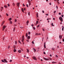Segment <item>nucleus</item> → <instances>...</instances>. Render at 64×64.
Returning <instances> with one entry per match:
<instances>
[{
	"mask_svg": "<svg viewBox=\"0 0 64 64\" xmlns=\"http://www.w3.org/2000/svg\"><path fill=\"white\" fill-rule=\"evenodd\" d=\"M57 2V3H58V4H60V3L59 2V1H58Z\"/></svg>",
	"mask_w": 64,
	"mask_h": 64,
	"instance_id": "f704fd0d",
	"label": "nucleus"
},
{
	"mask_svg": "<svg viewBox=\"0 0 64 64\" xmlns=\"http://www.w3.org/2000/svg\"><path fill=\"white\" fill-rule=\"evenodd\" d=\"M4 7L5 8H7L8 7V6L5 5L4 6Z\"/></svg>",
	"mask_w": 64,
	"mask_h": 64,
	"instance_id": "b1692460",
	"label": "nucleus"
},
{
	"mask_svg": "<svg viewBox=\"0 0 64 64\" xmlns=\"http://www.w3.org/2000/svg\"><path fill=\"white\" fill-rule=\"evenodd\" d=\"M10 48V46H8V49H9Z\"/></svg>",
	"mask_w": 64,
	"mask_h": 64,
	"instance_id": "cd10ccee",
	"label": "nucleus"
},
{
	"mask_svg": "<svg viewBox=\"0 0 64 64\" xmlns=\"http://www.w3.org/2000/svg\"><path fill=\"white\" fill-rule=\"evenodd\" d=\"M32 58L34 60H37V58H36V57L34 56L32 57Z\"/></svg>",
	"mask_w": 64,
	"mask_h": 64,
	"instance_id": "20e7f679",
	"label": "nucleus"
},
{
	"mask_svg": "<svg viewBox=\"0 0 64 64\" xmlns=\"http://www.w3.org/2000/svg\"><path fill=\"white\" fill-rule=\"evenodd\" d=\"M28 34L29 35H30V34L31 33V32H28Z\"/></svg>",
	"mask_w": 64,
	"mask_h": 64,
	"instance_id": "2f4dec72",
	"label": "nucleus"
},
{
	"mask_svg": "<svg viewBox=\"0 0 64 64\" xmlns=\"http://www.w3.org/2000/svg\"><path fill=\"white\" fill-rule=\"evenodd\" d=\"M6 16H8L9 15H8V14L6 13Z\"/></svg>",
	"mask_w": 64,
	"mask_h": 64,
	"instance_id": "c03bdc74",
	"label": "nucleus"
},
{
	"mask_svg": "<svg viewBox=\"0 0 64 64\" xmlns=\"http://www.w3.org/2000/svg\"><path fill=\"white\" fill-rule=\"evenodd\" d=\"M36 24H38V21L37 20L36 21Z\"/></svg>",
	"mask_w": 64,
	"mask_h": 64,
	"instance_id": "473e14b6",
	"label": "nucleus"
},
{
	"mask_svg": "<svg viewBox=\"0 0 64 64\" xmlns=\"http://www.w3.org/2000/svg\"><path fill=\"white\" fill-rule=\"evenodd\" d=\"M5 22V21H4L2 22V26H3V24H4V22Z\"/></svg>",
	"mask_w": 64,
	"mask_h": 64,
	"instance_id": "9d476101",
	"label": "nucleus"
},
{
	"mask_svg": "<svg viewBox=\"0 0 64 64\" xmlns=\"http://www.w3.org/2000/svg\"><path fill=\"white\" fill-rule=\"evenodd\" d=\"M52 64H55V63H56V62H52Z\"/></svg>",
	"mask_w": 64,
	"mask_h": 64,
	"instance_id": "dca6fc26",
	"label": "nucleus"
},
{
	"mask_svg": "<svg viewBox=\"0 0 64 64\" xmlns=\"http://www.w3.org/2000/svg\"><path fill=\"white\" fill-rule=\"evenodd\" d=\"M43 58L44 59V60H49V59L46 58Z\"/></svg>",
	"mask_w": 64,
	"mask_h": 64,
	"instance_id": "6e6552de",
	"label": "nucleus"
},
{
	"mask_svg": "<svg viewBox=\"0 0 64 64\" xmlns=\"http://www.w3.org/2000/svg\"><path fill=\"white\" fill-rule=\"evenodd\" d=\"M14 26H16V24H14Z\"/></svg>",
	"mask_w": 64,
	"mask_h": 64,
	"instance_id": "338daca9",
	"label": "nucleus"
},
{
	"mask_svg": "<svg viewBox=\"0 0 64 64\" xmlns=\"http://www.w3.org/2000/svg\"><path fill=\"white\" fill-rule=\"evenodd\" d=\"M11 20H12V18H10L8 19V20H9V21H11Z\"/></svg>",
	"mask_w": 64,
	"mask_h": 64,
	"instance_id": "4be33fe9",
	"label": "nucleus"
},
{
	"mask_svg": "<svg viewBox=\"0 0 64 64\" xmlns=\"http://www.w3.org/2000/svg\"><path fill=\"white\" fill-rule=\"evenodd\" d=\"M35 35H38V34L37 33H36L35 34Z\"/></svg>",
	"mask_w": 64,
	"mask_h": 64,
	"instance_id": "4c0bfd02",
	"label": "nucleus"
},
{
	"mask_svg": "<svg viewBox=\"0 0 64 64\" xmlns=\"http://www.w3.org/2000/svg\"><path fill=\"white\" fill-rule=\"evenodd\" d=\"M62 31H63L64 30V27L63 26H62Z\"/></svg>",
	"mask_w": 64,
	"mask_h": 64,
	"instance_id": "412c9836",
	"label": "nucleus"
},
{
	"mask_svg": "<svg viewBox=\"0 0 64 64\" xmlns=\"http://www.w3.org/2000/svg\"><path fill=\"white\" fill-rule=\"evenodd\" d=\"M33 28L34 29V30H35V28L34 27H33Z\"/></svg>",
	"mask_w": 64,
	"mask_h": 64,
	"instance_id": "a19ab883",
	"label": "nucleus"
},
{
	"mask_svg": "<svg viewBox=\"0 0 64 64\" xmlns=\"http://www.w3.org/2000/svg\"><path fill=\"white\" fill-rule=\"evenodd\" d=\"M36 16H37V17L38 18V13H37L36 14Z\"/></svg>",
	"mask_w": 64,
	"mask_h": 64,
	"instance_id": "a211bd4d",
	"label": "nucleus"
},
{
	"mask_svg": "<svg viewBox=\"0 0 64 64\" xmlns=\"http://www.w3.org/2000/svg\"><path fill=\"white\" fill-rule=\"evenodd\" d=\"M15 3L14 2H13L12 4V5L13 6H15Z\"/></svg>",
	"mask_w": 64,
	"mask_h": 64,
	"instance_id": "6ab92c4d",
	"label": "nucleus"
},
{
	"mask_svg": "<svg viewBox=\"0 0 64 64\" xmlns=\"http://www.w3.org/2000/svg\"><path fill=\"white\" fill-rule=\"evenodd\" d=\"M12 60H10V62H12Z\"/></svg>",
	"mask_w": 64,
	"mask_h": 64,
	"instance_id": "864d4df0",
	"label": "nucleus"
},
{
	"mask_svg": "<svg viewBox=\"0 0 64 64\" xmlns=\"http://www.w3.org/2000/svg\"><path fill=\"white\" fill-rule=\"evenodd\" d=\"M52 26H54V25H53V23H52Z\"/></svg>",
	"mask_w": 64,
	"mask_h": 64,
	"instance_id": "7c9ffc66",
	"label": "nucleus"
},
{
	"mask_svg": "<svg viewBox=\"0 0 64 64\" xmlns=\"http://www.w3.org/2000/svg\"><path fill=\"white\" fill-rule=\"evenodd\" d=\"M42 13H44V11H42Z\"/></svg>",
	"mask_w": 64,
	"mask_h": 64,
	"instance_id": "e2e57ef3",
	"label": "nucleus"
},
{
	"mask_svg": "<svg viewBox=\"0 0 64 64\" xmlns=\"http://www.w3.org/2000/svg\"><path fill=\"white\" fill-rule=\"evenodd\" d=\"M3 7H1V8L0 9V11H2V10H3Z\"/></svg>",
	"mask_w": 64,
	"mask_h": 64,
	"instance_id": "1a4fd4ad",
	"label": "nucleus"
},
{
	"mask_svg": "<svg viewBox=\"0 0 64 64\" xmlns=\"http://www.w3.org/2000/svg\"><path fill=\"white\" fill-rule=\"evenodd\" d=\"M24 11H25V10H26V8H24Z\"/></svg>",
	"mask_w": 64,
	"mask_h": 64,
	"instance_id": "4d7b16f0",
	"label": "nucleus"
},
{
	"mask_svg": "<svg viewBox=\"0 0 64 64\" xmlns=\"http://www.w3.org/2000/svg\"><path fill=\"white\" fill-rule=\"evenodd\" d=\"M15 28H14L13 31L14 32L15 31Z\"/></svg>",
	"mask_w": 64,
	"mask_h": 64,
	"instance_id": "e433bc0d",
	"label": "nucleus"
},
{
	"mask_svg": "<svg viewBox=\"0 0 64 64\" xmlns=\"http://www.w3.org/2000/svg\"><path fill=\"white\" fill-rule=\"evenodd\" d=\"M56 57H58V56H57V55H56Z\"/></svg>",
	"mask_w": 64,
	"mask_h": 64,
	"instance_id": "0e129e2a",
	"label": "nucleus"
},
{
	"mask_svg": "<svg viewBox=\"0 0 64 64\" xmlns=\"http://www.w3.org/2000/svg\"><path fill=\"white\" fill-rule=\"evenodd\" d=\"M28 2L29 3V6H30V5H31V2L29 0H28Z\"/></svg>",
	"mask_w": 64,
	"mask_h": 64,
	"instance_id": "39448f33",
	"label": "nucleus"
},
{
	"mask_svg": "<svg viewBox=\"0 0 64 64\" xmlns=\"http://www.w3.org/2000/svg\"><path fill=\"white\" fill-rule=\"evenodd\" d=\"M15 44H17V42L16 41H15Z\"/></svg>",
	"mask_w": 64,
	"mask_h": 64,
	"instance_id": "5701e85b",
	"label": "nucleus"
},
{
	"mask_svg": "<svg viewBox=\"0 0 64 64\" xmlns=\"http://www.w3.org/2000/svg\"><path fill=\"white\" fill-rule=\"evenodd\" d=\"M5 39V37H4L3 38V40H4V39Z\"/></svg>",
	"mask_w": 64,
	"mask_h": 64,
	"instance_id": "58836bf2",
	"label": "nucleus"
},
{
	"mask_svg": "<svg viewBox=\"0 0 64 64\" xmlns=\"http://www.w3.org/2000/svg\"><path fill=\"white\" fill-rule=\"evenodd\" d=\"M33 49L35 51H36V49L35 48H34Z\"/></svg>",
	"mask_w": 64,
	"mask_h": 64,
	"instance_id": "37998d69",
	"label": "nucleus"
},
{
	"mask_svg": "<svg viewBox=\"0 0 64 64\" xmlns=\"http://www.w3.org/2000/svg\"><path fill=\"white\" fill-rule=\"evenodd\" d=\"M50 57H52V55H51V54H50Z\"/></svg>",
	"mask_w": 64,
	"mask_h": 64,
	"instance_id": "13d9d810",
	"label": "nucleus"
},
{
	"mask_svg": "<svg viewBox=\"0 0 64 64\" xmlns=\"http://www.w3.org/2000/svg\"><path fill=\"white\" fill-rule=\"evenodd\" d=\"M19 4H20V2L16 4L17 6L18 7H19Z\"/></svg>",
	"mask_w": 64,
	"mask_h": 64,
	"instance_id": "423d86ee",
	"label": "nucleus"
},
{
	"mask_svg": "<svg viewBox=\"0 0 64 64\" xmlns=\"http://www.w3.org/2000/svg\"><path fill=\"white\" fill-rule=\"evenodd\" d=\"M8 6H10V4H8Z\"/></svg>",
	"mask_w": 64,
	"mask_h": 64,
	"instance_id": "8fccbe9b",
	"label": "nucleus"
},
{
	"mask_svg": "<svg viewBox=\"0 0 64 64\" xmlns=\"http://www.w3.org/2000/svg\"><path fill=\"white\" fill-rule=\"evenodd\" d=\"M59 37L60 39H61V35H60L59 36Z\"/></svg>",
	"mask_w": 64,
	"mask_h": 64,
	"instance_id": "72a5a7b5",
	"label": "nucleus"
},
{
	"mask_svg": "<svg viewBox=\"0 0 64 64\" xmlns=\"http://www.w3.org/2000/svg\"><path fill=\"white\" fill-rule=\"evenodd\" d=\"M40 26V25H38L37 26V28H38V27Z\"/></svg>",
	"mask_w": 64,
	"mask_h": 64,
	"instance_id": "49530a36",
	"label": "nucleus"
},
{
	"mask_svg": "<svg viewBox=\"0 0 64 64\" xmlns=\"http://www.w3.org/2000/svg\"><path fill=\"white\" fill-rule=\"evenodd\" d=\"M45 15H46V16H48V14H45Z\"/></svg>",
	"mask_w": 64,
	"mask_h": 64,
	"instance_id": "680f3d73",
	"label": "nucleus"
},
{
	"mask_svg": "<svg viewBox=\"0 0 64 64\" xmlns=\"http://www.w3.org/2000/svg\"><path fill=\"white\" fill-rule=\"evenodd\" d=\"M28 23H29V20H28L26 22L27 25H28Z\"/></svg>",
	"mask_w": 64,
	"mask_h": 64,
	"instance_id": "4468645a",
	"label": "nucleus"
},
{
	"mask_svg": "<svg viewBox=\"0 0 64 64\" xmlns=\"http://www.w3.org/2000/svg\"><path fill=\"white\" fill-rule=\"evenodd\" d=\"M60 20L61 21V22H63V19L61 17H60L59 18Z\"/></svg>",
	"mask_w": 64,
	"mask_h": 64,
	"instance_id": "f03ea898",
	"label": "nucleus"
},
{
	"mask_svg": "<svg viewBox=\"0 0 64 64\" xmlns=\"http://www.w3.org/2000/svg\"><path fill=\"white\" fill-rule=\"evenodd\" d=\"M4 61H5V62H6V63H7L8 62L6 60V59H4Z\"/></svg>",
	"mask_w": 64,
	"mask_h": 64,
	"instance_id": "f8f14e48",
	"label": "nucleus"
},
{
	"mask_svg": "<svg viewBox=\"0 0 64 64\" xmlns=\"http://www.w3.org/2000/svg\"><path fill=\"white\" fill-rule=\"evenodd\" d=\"M27 52H28V53H29V50L28 49H26Z\"/></svg>",
	"mask_w": 64,
	"mask_h": 64,
	"instance_id": "aec40b11",
	"label": "nucleus"
},
{
	"mask_svg": "<svg viewBox=\"0 0 64 64\" xmlns=\"http://www.w3.org/2000/svg\"><path fill=\"white\" fill-rule=\"evenodd\" d=\"M18 53H21V51L20 50H18Z\"/></svg>",
	"mask_w": 64,
	"mask_h": 64,
	"instance_id": "2eb2a0df",
	"label": "nucleus"
},
{
	"mask_svg": "<svg viewBox=\"0 0 64 64\" xmlns=\"http://www.w3.org/2000/svg\"><path fill=\"white\" fill-rule=\"evenodd\" d=\"M22 12L24 13V9L23 8H22Z\"/></svg>",
	"mask_w": 64,
	"mask_h": 64,
	"instance_id": "ddd939ff",
	"label": "nucleus"
},
{
	"mask_svg": "<svg viewBox=\"0 0 64 64\" xmlns=\"http://www.w3.org/2000/svg\"><path fill=\"white\" fill-rule=\"evenodd\" d=\"M56 11H54V13H56Z\"/></svg>",
	"mask_w": 64,
	"mask_h": 64,
	"instance_id": "a18cd8bd",
	"label": "nucleus"
},
{
	"mask_svg": "<svg viewBox=\"0 0 64 64\" xmlns=\"http://www.w3.org/2000/svg\"><path fill=\"white\" fill-rule=\"evenodd\" d=\"M14 52H16V50L15 49V46L14 47Z\"/></svg>",
	"mask_w": 64,
	"mask_h": 64,
	"instance_id": "0eeeda50",
	"label": "nucleus"
},
{
	"mask_svg": "<svg viewBox=\"0 0 64 64\" xmlns=\"http://www.w3.org/2000/svg\"><path fill=\"white\" fill-rule=\"evenodd\" d=\"M30 38V36H28L27 37V39H29Z\"/></svg>",
	"mask_w": 64,
	"mask_h": 64,
	"instance_id": "f3484780",
	"label": "nucleus"
},
{
	"mask_svg": "<svg viewBox=\"0 0 64 64\" xmlns=\"http://www.w3.org/2000/svg\"><path fill=\"white\" fill-rule=\"evenodd\" d=\"M34 26V25H33V24H32V27H33Z\"/></svg>",
	"mask_w": 64,
	"mask_h": 64,
	"instance_id": "6e6d98bb",
	"label": "nucleus"
},
{
	"mask_svg": "<svg viewBox=\"0 0 64 64\" xmlns=\"http://www.w3.org/2000/svg\"><path fill=\"white\" fill-rule=\"evenodd\" d=\"M56 8L57 9H58V6H56Z\"/></svg>",
	"mask_w": 64,
	"mask_h": 64,
	"instance_id": "bf43d9fd",
	"label": "nucleus"
},
{
	"mask_svg": "<svg viewBox=\"0 0 64 64\" xmlns=\"http://www.w3.org/2000/svg\"><path fill=\"white\" fill-rule=\"evenodd\" d=\"M41 35V34L39 33L38 34V35Z\"/></svg>",
	"mask_w": 64,
	"mask_h": 64,
	"instance_id": "3c124183",
	"label": "nucleus"
},
{
	"mask_svg": "<svg viewBox=\"0 0 64 64\" xmlns=\"http://www.w3.org/2000/svg\"><path fill=\"white\" fill-rule=\"evenodd\" d=\"M24 35H23L22 36V42L23 44H24Z\"/></svg>",
	"mask_w": 64,
	"mask_h": 64,
	"instance_id": "f257e3e1",
	"label": "nucleus"
},
{
	"mask_svg": "<svg viewBox=\"0 0 64 64\" xmlns=\"http://www.w3.org/2000/svg\"><path fill=\"white\" fill-rule=\"evenodd\" d=\"M62 40H63V42H64V39H63Z\"/></svg>",
	"mask_w": 64,
	"mask_h": 64,
	"instance_id": "774afa93",
	"label": "nucleus"
},
{
	"mask_svg": "<svg viewBox=\"0 0 64 64\" xmlns=\"http://www.w3.org/2000/svg\"><path fill=\"white\" fill-rule=\"evenodd\" d=\"M26 41L27 42H29V40H26Z\"/></svg>",
	"mask_w": 64,
	"mask_h": 64,
	"instance_id": "09e8293b",
	"label": "nucleus"
},
{
	"mask_svg": "<svg viewBox=\"0 0 64 64\" xmlns=\"http://www.w3.org/2000/svg\"><path fill=\"white\" fill-rule=\"evenodd\" d=\"M46 44V43L44 42V48H46V46H45Z\"/></svg>",
	"mask_w": 64,
	"mask_h": 64,
	"instance_id": "9b49d317",
	"label": "nucleus"
},
{
	"mask_svg": "<svg viewBox=\"0 0 64 64\" xmlns=\"http://www.w3.org/2000/svg\"><path fill=\"white\" fill-rule=\"evenodd\" d=\"M16 21H17V20L16 19L15 20H14L15 22H16Z\"/></svg>",
	"mask_w": 64,
	"mask_h": 64,
	"instance_id": "ea45409f",
	"label": "nucleus"
},
{
	"mask_svg": "<svg viewBox=\"0 0 64 64\" xmlns=\"http://www.w3.org/2000/svg\"><path fill=\"white\" fill-rule=\"evenodd\" d=\"M49 59L50 60H52V58H49Z\"/></svg>",
	"mask_w": 64,
	"mask_h": 64,
	"instance_id": "79ce46f5",
	"label": "nucleus"
},
{
	"mask_svg": "<svg viewBox=\"0 0 64 64\" xmlns=\"http://www.w3.org/2000/svg\"><path fill=\"white\" fill-rule=\"evenodd\" d=\"M26 6L27 7H29V6H28V4H26Z\"/></svg>",
	"mask_w": 64,
	"mask_h": 64,
	"instance_id": "5fc2aeb1",
	"label": "nucleus"
},
{
	"mask_svg": "<svg viewBox=\"0 0 64 64\" xmlns=\"http://www.w3.org/2000/svg\"><path fill=\"white\" fill-rule=\"evenodd\" d=\"M59 15H61V13L60 12L59 13Z\"/></svg>",
	"mask_w": 64,
	"mask_h": 64,
	"instance_id": "052dcab7",
	"label": "nucleus"
},
{
	"mask_svg": "<svg viewBox=\"0 0 64 64\" xmlns=\"http://www.w3.org/2000/svg\"><path fill=\"white\" fill-rule=\"evenodd\" d=\"M32 44H34V42L33 41L32 42Z\"/></svg>",
	"mask_w": 64,
	"mask_h": 64,
	"instance_id": "de8ad7c7",
	"label": "nucleus"
},
{
	"mask_svg": "<svg viewBox=\"0 0 64 64\" xmlns=\"http://www.w3.org/2000/svg\"><path fill=\"white\" fill-rule=\"evenodd\" d=\"M2 62H4V63H5V61H4V60H2Z\"/></svg>",
	"mask_w": 64,
	"mask_h": 64,
	"instance_id": "bb28decb",
	"label": "nucleus"
},
{
	"mask_svg": "<svg viewBox=\"0 0 64 64\" xmlns=\"http://www.w3.org/2000/svg\"><path fill=\"white\" fill-rule=\"evenodd\" d=\"M28 15H29V16H30V12H28Z\"/></svg>",
	"mask_w": 64,
	"mask_h": 64,
	"instance_id": "c756f323",
	"label": "nucleus"
},
{
	"mask_svg": "<svg viewBox=\"0 0 64 64\" xmlns=\"http://www.w3.org/2000/svg\"><path fill=\"white\" fill-rule=\"evenodd\" d=\"M26 37H28V34L27 33H26Z\"/></svg>",
	"mask_w": 64,
	"mask_h": 64,
	"instance_id": "393cba45",
	"label": "nucleus"
},
{
	"mask_svg": "<svg viewBox=\"0 0 64 64\" xmlns=\"http://www.w3.org/2000/svg\"><path fill=\"white\" fill-rule=\"evenodd\" d=\"M18 41V42L19 43H20V44H22V43H21V42H20V40H19Z\"/></svg>",
	"mask_w": 64,
	"mask_h": 64,
	"instance_id": "a878e982",
	"label": "nucleus"
},
{
	"mask_svg": "<svg viewBox=\"0 0 64 64\" xmlns=\"http://www.w3.org/2000/svg\"><path fill=\"white\" fill-rule=\"evenodd\" d=\"M52 50H54L55 48H52Z\"/></svg>",
	"mask_w": 64,
	"mask_h": 64,
	"instance_id": "c9c22d12",
	"label": "nucleus"
},
{
	"mask_svg": "<svg viewBox=\"0 0 64 64\" xmlns=\"http://www.w3.org/2000/svg\"><path fill=\"white\" fill-rule=\"evenodd\" d=\"M64 16H63V15L62 14V17H63Z\"/></svg>",
	"mask_w": 64,
	"mask_h": 64,
	"instance_id": "603ef678",
	"label": "nucleus"
},
{
	"mask_svg": "<svg viewBox=\"0 0 64 64\" xmlns=\"http://www.w3.org/2000/svg\"><path fill=\"white\" fill-rule=\"evenodd\" d=\"M5 28H6V26H4L2 27V31H4V29H5Z\"/></svg>",
	"mask_w": 64,
	"mask_h": 64,
	"instance_id": "7ed1b4c3",
	"label": "nucleus"
},
{
	"mask_svg": "<svg viewBox=\"0 0 64 64\" xmlns=\"http://www.w3.org/2000/svg\"><path fill=\"white\" fill-rule=\"evenodd\" d=\"M10 24H12V22L10 21Z\"/></svg>",
	"mask_w": 64,
	"mask_h": 64,
	"instance_id": "c85d7f7f",
	"label": "nucleus"
},
{
	"mask_svg": "<svg viewBox=\"0 0 64 64\" xmlns=\"http://www.w3.org/2000/svg\"><path fill=\"white\" fill-rule=\"evenodd\" d=\"M42 30H43V31H44V29H42Z\"/></svg>",
	"mask_w": 64,
	"mask_h": 64,
	"instance_id": "69168bd1",
	"label": "nucleus"
}]
</instances>
